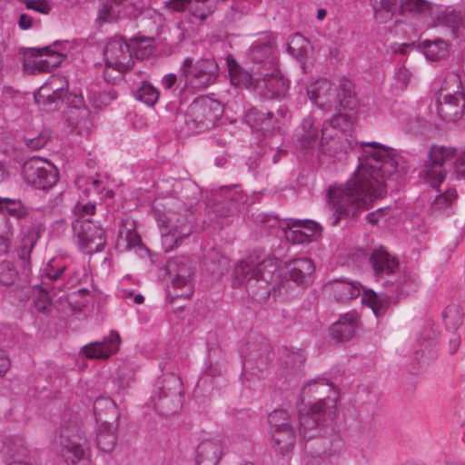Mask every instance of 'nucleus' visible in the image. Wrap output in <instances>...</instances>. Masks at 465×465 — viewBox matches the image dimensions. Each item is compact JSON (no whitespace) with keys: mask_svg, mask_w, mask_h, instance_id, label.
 <instances>
[{"mask_svg":"<svg viewBox=\"0 0 465 465\" xmlns=\"http://www.w3.org/2000/svg\"><path fill=\"white\" fill-rule=\"evenodd\" d=\"M118 237V245H124V250L127 251L135 247H143V243L136 231V224L134 220L125 219L121 222Z\"/></svg>","mask_w":465,"mask_h":465,"instance_id":"33","label":"nucleus"},{"mask_svg":"<svg viewBox=\"0 0 465 465\" xmlns=\"http://www.w3.org/2000/svg\"><path fill=\"white\" fill-rule=\"evenodd\" d=\"M166 227L169 228V232L163 235V245L165 252H168L180 246L182 241L193 233V215H180L176 218L168 217Z\"/></svg>","mask_w":465,"mask_h":465,"instance_id":"14","label":"nucleus"},{"mask_svg":"<svg viewBox=\"0 0 465 465\" xmlns=\"http://www.w3.org/2000/svg\"><path fill=\"white\" fill-rule=\"evenodd\" d=\"M185 84L194 89H205L213 84L219 75V66L213 58H202L194 61L186 57L181 68Z\"/></svg>","mask_w":465,"mask_h":465,"instance_id":"9","label":"nucleus"},{"mask_svg":"<svg viewBox=\"0 0 465 465\" xmlns=\"http://www.w3.org/2000/svg\"><path fill=\"white\" fill-rule=\"evenodd\" d=\"M65 55L58 51L53 52L47 58L40 60H30L27 57L24 61V67L31 74L51 72L59 66Z\"/></svg>","mask_w":465,"mask_h":465,"instance_id":"34","label":"nucleus"},{"mask_svg":"<svg viewBox=\"0 0 465 465\" xmlns=\"http://www.w3.org/2000/svg\"><path fill=\"white\" fill-rule=\"evenodd\" d=\"M26 8L35 10L43 15H48L51 6L46 0H25Z\"/></svg>","mask_w":465,"mask_h":465,"instance_id":"60","label":"nucleus"},{"mask_svg":"<svg viewBox=\"0 0 465 465\" xmlns=\"http://www.w3.org/2000/svg\"><path fill=\"white\" fill-rule=\"evenodd\" d=\"M387 212H388L387 207L378 208L374 212L368 213L366 216V220L371 224H377L379 223L380 219L381 217L385 216Z\"/></svg>","mask_w":465,"mask_h":465,"instance_id":"63","label":"nucleus"},{"mask_svg":"<svg viewBox=\"0 0 465 465\" xmlns=\"http://www.w3.org/2000/svg\"><path fill=\"white\" fill-rule=\"evenodd\" d=\"M332 391L334 385L323 378L309 381L302 387L298 420L299 431L304 439L322 437L333 421L336 400L329 396Z\"/></svg>","mask_w":465,"mask_h":465,"instance_id":"2","label":"nucleus"},{"mask_svg":"<svg viewBox=\"0 0 465 465\" xmlns=\"http://www.w3.org/2000/svg\"><path fill=\"white\" fill-rule=\"evenodd\" d=\"M117 429L118 423H100L96 442L101 450L110 452L114 449L117 440Z\"/></svg>","mask_w":465,"mask_h":465,"instance_id":"37","label":"nucleus"},{"mask_svg":"<svg viewBox=\"0 0 465 465\" xmlns=\"http://www.w3.org/2000/svg\"><path fill=\"white\" fill-rule=\"evenodd\" d=\"M392 290L401 295H408L415 291L417 286L416 279L408 275L400 276L396 282H392Z\"/></svg>","mask_w":465,"mask_h":465,"instance_id":"52","label":"nucleus"},{"mask_svg":"<svg viewBox=\"0 0 465 465\" xmlns=\"http://www.w3.org/2000/svg\"><path fill=\"white\" fill-rule=\"evenodd\" d=\"M94 415L98 423H118L120 418L116 403L108 396H100L95 399Z\"/></svg>","mask_w":465,"mask_h":465,"instance_id":"30","label":"nucleus"},{"mask_svg":"<svg viewBox=\"0 0 465 465\" xmlns=\"http://www.w3.org/2000/svg\"><path fill=\"white\" fill-rule=\"evenodd\" d=\"M104 61L118 67L120 71L131 68L132 53L129 45L122 38L111 39L104 50Z\"/></svg>","mask_w":465,"mask_h":465,"instance_id":"18","label":"nucleus"},{"mask_svg":"<svg viewBox=\"0 0 465 465\" xmlns=\"http://www.w3.org/2000/svg\"><path fill=\"white\" fill-rule=\"evenodd\" d=\"M360 321L356 312L341 314L329 328V334L336 342L351 341L356 334Z\"/></svg>","mask_w":465,"mask_h":465,"instance_id":"19","label":"nucleus"},{"mask_svg":"<svg viewBox=\"0 0 465 465\" xmlns=\"http://www.w3.org/2000/svg\"><path fill=\"white\" fill-rule=\"evenodd\" d=\"M36 239L32 237H26L23 239L21 246L17 250L18 259L21 262L23 268L22 273L28 277L30 272V258L31 252L35 245Z\"/></svg>","mask_w":465,"mask_h":465,"instance_id":"41","label":"nucleus"},{"mask_svg":"<svg viewBox=\"0 0 465 465\" xmlns=\"http://www.w3.org/2000/svg\"><path fill=\"white\" fill-rule=\"evenodd\" d=\"M244 202L245 195L238 185L223 187L216 200L213 212L223 217L234 215L241 210Z\"/></svg>","mask_w":465,"mask_h":465,"instance_id":"17","label":"nucleus"},{"mask_svg":"<svg viewBox=\"0 0 465 465\" xmlns=\"http://www.w3.org/2000/svg\"><path fill=\"white\" fill-rule=\"evenodd\" d=\"M278 264L274 259L256 262L252 258L240 261L233 271V287L245 285L249 295L257 301H266L272 287L271 282Z\"/></svg>","mask_w":465,"mask_h":465,"instance_id":"3","label":"nucleus"},{"mask_svg":"<svg viewBox=\"0 0 465 465\" xmlns=\"http://www.w3.org/2000/svg\"><path fill=\"white\" fill-rule=\"evenodd\" d=\"M431 16L435 18L438 25L450 28L454 38L458 37L459 28L465 27V15L453 6L435 5Z\"/></svg>","mask_w":465,"mask_h":465,"instance_id":"24","label":"nucleus"},{"mask_svg":"<svg viewBox=\"0 0 465 465\" xmlns=\"http://www.w3.org/2000/svg\"><path fill=\"white\" fill-rule=\"evenodd\" d=\"M422 46L426 57L431 61L439 60L448 53V44L441 39L425 40L422 42Z\"/></svg>","mask_w":465,"mask_h":465,"instance_id":"43","label":"nucleus"},{"mask_svg":"<svg viewBox=\"0 0 465 465\" xmlns=\"http://www.w3.org/2000/svg\"><path fill=\"white\" fill-rule=\"evenodd\" d=\"M268 421L272 430L292 426L289 423L288 412L282 409L274 410L272 412H271L268 417Z\"/></svg>","mask_w":465,"mask_h":465,"instance_id":"53","label":"nucleus"},{"mask_svg":"<svg viewBox=\"0 0 465 465\" xmlns=\"http://www.w3.org/2000/svg\"><path fill=\"white\" fill-rule=\"evenodd\" d=\"M458 197L457 191L454 188H450L446 190L444 193H440L437 198L436 202L439 204L443 203L447 204H450L454 200Z\"/></svg>","mask_w":465,"mask_h":465,"instance_id":"61","label":"nucleus"},{"mask_svg":"<svg viewBox=\"0 0 465 465\" xmlns=\"http://www.w3.org/2000/svg\"><path fill=\"white\" fill-rule=\"evenodd\" d=\"M33 300L35 308L38 312L48 314L51 312L53 303L49 293L39 285L35 286Z\"/></svg>","mask_w":465,"mask_h":465,"instance_id":"45","label":"nucleus"},{"mask_svg":"<svg viewBox=\"0 0 465 465\" xmlns=\"http://www.w3.org/2000/svg\"><path fill=\"white\" fill-rule=\"evenodd\" d=\"M182 381L174 373L164 374L158 381L157 391L152 396L154 409L163 416L176 413L182 407Z\"/></svg>","mask_w":465,"mask_h":465,"instance_id":"8","label":"nucleus"},{"mask_svg":"<svg viewBox=\"0 0 465 465\" xmlns=\"http://www.w3.org/2000/svg\"><path fill=\"white\" fill-rule=\"evenodd\" d=\"M72 229L78 239V244L82 251L92 254L104 250L106 235L105 231L98 223L79 218L73 222Z\"/></svg>","mask_w":465,"mask_h":465,"instance_id":"10","label":"nucleus"},{"mask_svg":"<svg viewBox=\"0 0 465 465\" xmlns=\"http://www.w3.org/2000/svg\"><path fill=\"white\" fill-rule=\"evenodd\" d=\"M369 262L371 264L376 277L393 275L399 268L398 260L391 255L382 246L372 251Z\"/></svg>","mask_w":465,"mask_h":465,"instance_id":"27","label":"nucleus"},{"mask_svg":"<svg viewBox=\"0 0 465 465\" xmlns=\"http://www.w3.org/2000/svg\"><path fill=\"white\" fill-rule=\"evenodd\" d=\"M295 222L301 226L302 229L308 231V233L312 234V240L316 235H320L322 233V225L313 220H295Z\"/></svg>","mask_w":465,"mask_h":465,"instance_id":"59","label":"nucleus"},{"mask_svg":"<svg viewBox=\"0 0 465 465\" xmlns=\"http://www.w3.org/2000/svg\"><path fill=\"white\" fill-rule=\"evenodd\" d=\"M2 451L10 457L24 455L26 451L24 440L20 437H7L4 441Z\"/></svg>","mask_w":465,"mask_h":465,"instance_id":"51","label":"nucleus"},{"mask_svg":"<svg viewBox=\"0 0 465 465\" xmlns=\"http://www.w3.org/2000/svg\"><path fill=\"white\" fill-rule=\"evenodd\" d=\"M49 139V134L47 132H42L41 134L35 137L26 136L24 138V141L28 148L33 150H39L46 144Z\"/></svg>","mask_w":465,"mask_h":465,"instance_id":"56","label":"nucleus"},{"mask_svg":"<svg viewBox=\"0 0 465 465\" xmlns=\"http://www.w3.org/2000/svg\"><path fill=\"white\" fill-rule=\"evenodd\" d=\"M228 71L231 83L233 85L249 86L252 84V75L244 70L232 57L227 58Z\"/></svg>","mask_w":465,"mask_h":465,"instance_id":"39","label":"nucleus"},{"mask_svg":"<svg viewBox=\"0 0 465 465\" xmlns=\"http://www.w3.org/2000/svg\"><path fill=\"white\" fill-rule=\"evenodd\" d=\"M364 145L369 148L364 150L365 162L345 183L331 185L328 189L327 202L332 211L331 226L370 209L375 199L386 194V179L393 175L401 177L408 172L407 165L400 163L393 149L375 142L362 143Z\"/></svg>","mask_w":465,"mask_h":465,"instance_id":"1","label":"nucleus"},{"mask_svg":"<svg viewBox=\"0 0 465 465\" xmlns=\"http://www.w3.org/2000/svg\"><path fill=\"white\" fill-rule=\"evenodd\" d=\"M23 173L27 183L39 190H49L59 179L58 170L51 163L32 159L25 163Z\"/></svg>","mask_w":465,"mask_h":465,"instance_id":"13","label":"nucleus"},{"mask_svg":"<svg viewBox=\"0 0 465 465\" xmlns=\"http://www.w3.org/2000/svg\"><path fill=\"white\" fill-rule=\"evenodd\" d=\"M361 294L359 283L340 282L336 285L334 296L338 301L351 300Z\"/></svg>","mask_w":465,"mask_h":465,"instance_id":"48","label":"nucleus"},{"mask_svg":"<svg viewBox=\"0 0 465 465\" xmlns=\"http://www.w3.org/2000/svg\"><path fill=\"white\" fill-rule=\"evenodd\" d=\"M453 163L454 173L458 179H465V150L458 153L454 147L431 145L425 162L426 177L433 188L439 187L445 179V165Z\"/></svg>","mask_w":465,"mask_h":465,"instance_id":"5","label":"nucleus"},{"mask_svg":"<svg viewBox=\"0 0 465 465\" xmlns=\"http://www.w3.org/2000/svg\"><path fill=\"white\" fill-rule=\"evenodd\" d=\"M361 302L368 305L377 318L382 315L386 310V305L381 302V298L372 290L364 291Z\"/></svg>","mask_w":465,"mask_h":465,"instance_id":"50","label":"nucleus"},{"mask_svg":"<svg viewBox=\"0 0 465 465\" xmlns=\"http://www.w3.org/2000/svg\"><path fill=\"white\" fill-rule=\"evenodd\" d=\"M125 72L118 70V67L115 65L105 63L103 75L105 82L114 84L117 81L121 80L123 74Z\"/></svg>","mask_w":465,"mask_h":465,"instance_id":"58","label":"nucleus"},{"mask_svg":"<svg viewBox=\"0 0 465 465\" xmlns=\"http://www.w3.org/2000/svg\"><path fill=\"white\" fill-rule=\"evenodd\" d=\"M103 182L94 177H88L86 180V185L88 191H94V193H101L104 189L102 184Z\"/></svg>","mask_w":465,"mask_h":465,"instance_id":"64","label":"nucleus"},{"mask_svg":"<svg viewBox=\"0 0 465 465\" xmlns=\"http://www.w3.org/2000/svg\"><path fill=\"white\" fill-rule=\"evenodd\" d=\"M306 91L310 100L319 108L326 110L331 106V84L328 79H318L310 84Z\"/></svg>","mask_w":465,"mask_h":465,"instance_id":"28","label":"nucleus"},{"mask_svg":"<svg viewBox=\"0 0 465 465\" xmlns=\"http://www.w3.org/2000/svg\"><path fill=\"white\" fill-rule=\"evenodd\" d=\"M274 37L266 35L258 38L251 46V57L262 67H272L275 64Z\"/></svg>","mask_w":465,"mask_h":465,"instance_id":"23","label":"nucleus"},{"mask_svg":"<svg viewBox=\"0 0 465 465\" xmlns=\"http://www.w3.org/2000/svg\"><path fill=\"white\" fill-rule=\"evenodd\" d=\"M245 354L244 369L252 368L255 365L257 369L262 370L268 366L272 357L271 345L268 340L262 335H257L248 341Z\"/></svg>","mask_w":465,"mask_h":465,"instance_id":"16","label":"nucleus"},{"mask_svg":"<svg viewBox=\"0 0 465 465\" xmlns=\"http://www.w3.org/2000/svg\"><path fill=\"white\" fill-rule=\"evenodd\" d=\"M223 114V107L219 101L200 96L190 104L184 114L178 113L174 122L181 131L200 133L213 127Z\"/></svg>","mask_w":465,"mask_h":465,"instance_id":"4","label":"nucleus"},{"mask_svg":"<svg viewBox=\"0 0 465 465\" xmlns=\"http://www.w3.org/2000/svg\"><path fill=\"white\" fill-rule=\"evenodd\" d=\"M334 102L340 109L352 111L358 105V100L351 81L342 79L336 89Z\"/></svg>","mask_w":465,"mask_h":465,"instance_id":"35","label":"nucleus"},{"mask_svg":"<svg viewBox=\"0 0 465 465\" xmlns=\"http://www.w3.org/2000/svg\"><path fill=\"white\" fill-rule=\"evenodd\" d=\"M19 278V273L11 261L0 262V285H14Z\"/></svg>","mask_w":465,"mask_h":465,"instance_id":"47","label":"nucleus"},{"mask_svg":"<svg viewBox=\"0 0 465 465\" xmlns=\"http://www.w3.org/2000/svg\"><path fill=\"white\" fill-rule=\"evenodd\" d=\"M320 135V124L312 116L302 119L293 134L294 143L302 149H311L316 144Z\"/></svg>","mask_w":465,"mask_h":465,"instance_id":"22","label":"nucleus"},{"mask_svg":"<svg viewBox=\"0 0 465 465\" xmlns=\"http://www.w3.org/2000/svg\"><path fill=\"white\" fill-rule=\"evenodd\" d=\"M11 367V361L6 351L0 349V378L5 376Z\"/></svg>","mask_w":465,"mask_h":465,"instance_id":"62","label":"nucleus"},{"mask_svg":"<svg viewBox=\"0 0 465 465\" xmlns=\"http://www.w3.org/2000/svg\"><path fill=\"white\" fill-rule=\"evenodd\" d=\"M6 213L17 220H22L29 214L30 209L21 199L0 197V213Z\"/></svg>","mask_w":465,"mask_h":465,"instance_id":"38","label":"nucleus"},{"mask_svg":"<svg viewBox=\"0 0 465 465\" xmlns=\"http://www.w3.org/2000/svg\"><path fill=\"white\" fill-rule=\"evenodd\" d=\"M307 39L301 34H295L288 43L287 51L297 59L302 58L307 53Z\"/></svg>","mask_w":465,"mask_h":465,"instance_id":"49","label":"nucleus"},{"mask_svg":"<svg viewBox=\"0 0 465 465\" xmlns=\"http://www.w3.org/2000/svg\"><path fill=\"white\" fill-rule=\"evenodd\" d=\"M371 5L376 18L381 21L391 19L398 10L397 0H371Z\"/></svg>","mask_w":465,"mask_h":465,"instance_id":"42","label":"nucleus"},{"mask_svg":"<svg viewBox=\"0 0 465 465\" xmlns=\"http://www.w3.org/2000/svg\"><path fill=\"white\" fill-rule=\"evenodd\" d=\"M273 447L282 454L289 452L295 444L296 435L292 426L272 430Z\"/></svg>","mask_w":465,"mask_h":465,"instance_id":"36","label":"nucleus"},{"mask_svg":"<svg viewBox=\"0 0 465 465\" xmlns=\"http://www.w3.org/2000/svg\"><path fill=\"white\" fill-rule=\"evenodd\" d=\"M284 236L289 242L293 244H304L312 242V234L303 232L295 221L287 224Z\"/></svg>","mask_w":465,"mask_h":465,"instance_id":"44","label":"nucleus"},{"mask_svg":"<svg viewBox=\"0 0 465 465\" xmlns=\"http://www.w3.org/2000/svg\"><path fill=\"white\" fill-rule=\"evenodd\" d=\"M437 110L443 120L451 122H457L464 114L465 94L459 74L450 73L445 78L437 100Z\"/></svg>","mask_w":465,"mask_h":465,"instance_id":"7","label":"nucleus"},{"mask_svg":"<svg viewBox=\"0 0 465 465\" xmlns=\"http://www.w3.org/2000/svg\"><path fill=\"white\" fill-rule=\"evenodd\" d=\"M304 360L303 352L301 351L288 352L282 359V364H284L286 368L299 369Z\"/></svg>","mask_w":465,"mask_h":465,"instance_id":"55","label":"nucleus"},{"mask_svg":"<svg viewBox=\"0 0 465 465\" xmlns=\"http://www.w3.org/2000/svg\"><path fill=\"white\" fill-rule=\"evenodd\" d=\"M47 101L49 104L62 101L67 104L64 120L70 132L80 135H88L91 133L94 125L90 118L91 112L84 105L82 95L70 94L64 88H58L47 95Z\"/></svg>","mask_w":465,"mask_h":465,"instance_id":"6","label":"nucleus"},{"mask_svg":"<svg viewBox=\"0 0 465 465\" xmlns=\"http://www.w3.org/2000/svg\"><path fill=\"white\" fill-rule=\"evenodd\" d=\"M288 275L296 284H303L308 282L315 270L312 261L309 258H298L286 264Z\"/></svg>","mask_w":465,"mask_h":465,"instance_id":"31","label":"nucleus"},{"mask_svg":"<svg viewBox=\"0 0 465 465\" xmlns=\"http://www.w3.org/2000/svg\"><path fill=\"white\" fill-rule=\"evenodd\" d=\"M61 455L67 465H75L84 459L87 440L75 425L63 426L60 431Z\"/></svg>","mask_w":465,"mask_h":465,"instance_id":"12","label":"nucleus"},{"mask_svg":"<svg viewBox=\"0 0 465 465\" xmlns=\"http://www.w3.org/2000/svg\"><path fill=\"white\" fill-rule=\"evenodd\" d=\"M167 271L170 274L175 273L172 285L174 292L170 295L173 298L183 297L190 299L193 295V288L191 284V278L194 274V267L187 256L175 257L167 262Z\"/></svg>","mask_w":465,"mask_h":465,"instance_id":"11","label":"nucleus"},{"mask_svg":"<svg viewBox=\"0 0 465 465\" xmlns=\"http://www.w3.org/2000/svg\"><path fill=\"white\" fill-rule=\"evenodd\" d=\"M222 450L223 447L219 440H203L198 445L196 458L219 461L222 455Z\"/></svg>","mask_w":465,"mask_h":465,"instance_id":"40","label":"nucleus"},{"mask_svg":"<svg viewBox=\"0 0 465 465\" xmlns=\"http://www.w3.org/2000/svg\"><path fill=\"white\" fill-rule=\"evenodd\" d=\"M134 96L145 104L153 106L159 99V91L150 83L144 81L135 91Z\"/></svg>","mask_w":465,"mask_h":465,"instance_id":"46","label":"nucleus"},{"mask_svg":"<svg viewBox=\"0 0 465 465\" xmlns=\"http://www.w3.org/2000/svg\"><path fill=\"white\" fill-rule=\"evenodd\" d=\"M55 50H53L51 46H45L42 48H28L24 54V60L27 57L30 60H40L47 58Z\"/></svg>","mask_w":465,"mask_h":465,"instance_id":"57","label":"nucleus"},{"mask_svg":"<svg viewBox=\"0 0 465 465\" xmlns=\"http://www.w3.org/2000/svg\"><path fill=\"white\" fill-rule=\"evenodd\" d=\"M435 5L427 0H400L398 12L403 15L414 18H426L431 16Z\"/></svg>","mask_w":465,"mask_h":465,"instance_id":"32","label":"nucleus"},{"mask_svg":"<svg viewBox=\"0 0 465 465\" xmlns=\"http://www.w3.org/2000/svg\"><path fill=\"white\" fill-rule=\"evenodd\" d=\"M195 4L191 7V13L193 17L200 20H205L208 15L213 12V0H194ZM192 0H167L164 2L165 7L175 12H183Z\"/></svg>","mask_w":465,"mask_h":465,"instance_id":"29","label":"nucleus"},{"mask_svg":"<svg viewBox=\"0 0 465 465\" xmlns=\"http://www.w3.org/2000/svg\"><path fill=\"white\" fill-rule=\"evenodd\" d=\"M246 122L263 134H273L280 130V124L274 114L271 111H262L256 107L250 108L245 114Z\"/></svg>","mask_w":465,"mask_h":465,"instance_id":"26","label":"nucleus"},{"mask_svg":"<svg viewBox=\"0 0 465 465\" xmlns=\"http://www.w3.org/2000/svg\"><path fill=\"white\" fill-rule=\"evenodd\" d=\"M437 339L438 331L434 325H428L422 330L414 346L415 360L419 363H427L430 360L434 358Z\"/></svg>","mask_w":465,"mask_h":465,"instance_id":"21","label":"nucleus"},{"mask_svg":"<svg viewBox=\"0 0 465 465\" xmlns=\"http://www.w3.org/2000/svg\"><path fill=\"white\" fill-rule=\"evenodd\" d=\"M120 343L119 333L112 331L108 337L101 341H93L84 345L81 351L88 359H107L118 351Z\"/></svg>","mask_w":465,"mask_h":465,"instance_id":"20","label":"nucleus"},{"mask_svg":"<svg viewBox=\"0 0 465 465\" xmlns=\"http://www.w3.org/2000/svg\"><path fill=\"white\" fill-rule=\"evenodd\" d=\"M153 40L143 38L136 47L134 48V53L137 59L143 60L153 54Z\"/></svg>","mask_w":465,"mask_h":465,"instance_id":"54","label":"nucleus"},{"mask_svg":"<svg viewBox=\"0 0 465 465\" xmlns=\"http://www.w3.org/2000/svg\"><path fill=\"white\" fill-rule=\"evenodd\" d=\"M143 12V5L137 0H106L98 11V18L110 22L119 17L137 18Z\"/></svg>","mask_w":465,"mask_h":465,"instance_id":"15","label":"nucleus"},{"mask_svg":"<svg viewBox=\"0 0 465 465\" xmlns=\"http://www.w3.org/2000/svg\"><path fill=\"white\" fill-rule=\"evenodd\" d=\"M257 87L264 99H279L283 97L289 89V81L274 74H265L258 81Z\"/></svg>","mask_w":465,"mask_h":465,"instance_id":"25","label":"nucleus"}]
</instances>
